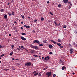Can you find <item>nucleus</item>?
I'll use <instances>...</instances> for the list:
<instances>
[{
  "instance_id": "obj_1",
  "label": "nucleus",
  "mask_w": 77,
  "mask_h": 77,
  "mask_svg": "<svg viewBox=\"0 0 77 77\" xmlns=\"http://www.w3.org/2000/svg\"><path fill=\"white\" fill-rule=\"evenodd\" d=\"M51 72H47L46 73V75H48V77H50L51 76Z\"/></svg>"
},
{
  "instance_id": "obj_2",
  "label": "nucleus",
  "mask_w": 77,
  "mask_h": 77,
  "mask_svg": "<svg viewBox=\"0 0 77 77\" xmlns=\"http://www.w3.org/2000/svg\"><path fill=\"white\" fill-rule=\"evenodd\" d=\"M33 43H35V42H36L37 44H40V42H39V41H38V40H34L33 41Z\"/></svg>"
},
{
  "instance_id": "obj_3",
  "label": "nucleus",
  "mask_w": 77,
  "mask_h": 77,
  "mask_svg": "<svg viewBox=\"0 0 77 77\" xmlns=\"http://www.w3.org/2000/svg\"><path fill=\"white\" fill-rule=\"evenodd\" d=\"M33 74H34V76H36V75H38L39 72H37L36 73V71H34L33 72Z\"/></svg>"
},
{
  "instance_id": "obj_4",
  "label": "nucleus",
  "mask_w": 77,
  "mask_h": 77,
  "mask_svg": "<svg viewBox=\"0 0 77 77\" xmlns=\"http://www.w3.org/2000/svg\"><path fill=\"white\" fill-rule=\"evenodd\" d=\"M70 53L71 54H72V53H74V51L73 50V49H70Z\"/></svg>"
},
{
  "instance_id": "obj_5",
  "label": "nucleus",
  "mask_w": 77,
  "mask_h": 77,
  "mask_svg": "<svg viewBox=\"0 0 77 77\" xmlns=\"http://www.w3.org/2000/svg\"><path fill=\"white\" fill-rule=\"evenodd\" d=\"M31 65L32 64L31 62H27L25 63V65H26V66H30V65Z\"/></svg>"
},
{
  "instance_id": "obj_6",
  "label": "nucleus",
  "mask_w": 77,
  "mask_h": 77,
  "mask_svg": "<svg viewBox=\"0 0 77 77\" xmlns=\"http://www.w3.org/2000/svg\"><path fill=\"white\" fill-rule=\"evenodd\" d=\"M66 68L65 66H63L62 67V70H64V69H66Z\"/></svg>"
},
{
  "instance_id": "obj_7",
  "label": "nucleus",
  "mask_w": 77,
  "mask_h": 77,
  "mask_svg": "<svg viewBox=\"0 0 77 77\" xmlns=\"http://www.w3.org/2000/svg\"><path fill=\"white\" fill-rule=\"evenodd\" d=\"M51 41L52 42H53V44H55V45L57 44V43H56V42H55V41H54L53 40H51Z\"/></svg>"
},
{
  "instance_id": "obj_8",
  "label": "nucleus",
  "mask_w": 77,
  "mask_h": 77,
  "mask_svg": "<svg viewBox=\"0 0 77 77\" xmlns=\"http://www.w3.org/2000/svg\"><path fill=\"white\" fill-rule=\"evenodd\" d=\"M24 27H26V29H29V28H30V26H27L26 25H24Z\"/></svg>"
},
{
  "instance_id": "obj_9",
  "label": "nucleus",
  "mask_w": 77,
  "mask_h": 77,
  "mask_svg": "<svg viewBox=\"0 0 77 77\" xmlns=\"http://www.w3.org/2000/svg\"><path fill=\"white\" fill-rule=\"evenodd\" d=\"M21 39L23 40H24V41H26V38H24V37H21Z\"/></svg>"
},
{
  "instance_id": "obj_10",
  "label": "nucleus",
  "mask_w": 77,
  "mask_h": 77,
  "mask_svg": "<svg viewBox=\"0 0 77 77\" xmlns=\"http://www.w3.org/2000/svg\"><path fill=\"white\" fill-rule=\"evenodd\" d=\"M63 2L64 3H68V0H63Z\"/></svg>"
},
{
  "instance_id": "obj_11",
  "label": "nucleus",
  "mask_w": 77,
  "mask_h": 77,
  "mask_svg": "<svg viewBox=\"0 0 77 77\" xmlns=\"http://www.w3.org/2000/svg\"><path fill=\"white\" fill-rule=\"evenodd\" d=\"M49 48H53V46L51 45H49Z\"/></svg>"
},
{
  "instance_id": "obj_12",
  "label": "nucleus",
  "mask_w": 77,
  "mask_h": 77,
  "mask_svg": "<svg viewBox=\"0 0 77 77\" xmlns=\"http://www.w3.org/2000/svg\"><path fill=\"white\" fill-rule=\"evenodd\" d=\"M30 47L31 48H35V46H33L32 45H30Z\"/></svg>"
},
{
  "instance_id": "obj_13",
  "label": "nucleus",
  "mask_w": 77,
  "mask_h": 77,
  "mask_svg": "<svg viewBox=\"0 0 77 77\" xmlns=\"http://www.w3.org/2000/svg\"><path fill=\"white\" fill-rule=\"evenodd\" d=\"M30 52L31 53H33L35 52V51L34 50H31L30 51Z\"/></svg>"
},
{
  "instance_id": "obj_14",
  "label": "nucleus",
  "mask_w": 77,
  "mask_h": 77,
  "mask_svg": "<svg viewBox=\"0 0 77 77\" xmlns=\"http://www.w3.org/2000/svg\"><path fill=\"white\" fill-rule=\"evenodd\" d=\"M24 46H21V48H20L21 50H24Z\"/></svg>"
},
{
  "instance_id": "obj_15",
  "label": "nucleus",
  "mask_w": 77,
  "mask_h": 77,
  "mask_svg": "<svg viewBox=\"0 0 77 77\" xmlns=\"http://www.w3.org/2000/svg\"><path fill=\"white\" fill-rule=\"evenodd\" d=\"M1 12H5V10L4 9H2L1 10H0Z\"/></svg>"
},
{
  "instance_id": "obj_16",
  "label": "nucleus",
  "mask_w": 77,
  "mask_h": 77,
  "mask_svg": "<svg viewBox=\"0 0 77 77\" xmlns=\"http://www.w3.org/2000/svg\"><path fill=\"white\" fill-rule=\"evenodd\" d=\"M35 50H37L38 49V46H35L34 48Z\"/></svg>"
},
{
  "instance_id": "obj_17",
  "label": "nucleus",
  "mask_w": 77,
  "mask_h": 77,
  "mask_svg": "<svg viewBox=\"0 0 77 77\" xmlns=\"http://www.w3.org/2000/svg\"><path fill=\"white\" fill-rule=\"evenodd\" d=\"M55 25V26H57V23H56V21H54Z\"/></svg>"
},
{
  "instance_id": "obj_18",
  "label": "nucleus",
  "mask_w": 77,
  "mask_h": 77,
  "mask_svg": "<svg viewBox=\"0 0 77 77\" xmlns=\"http://www.w3.org/2000/svg\"><path fill=\"white\" fill-rule=\"evenodd\" d=\"M21 17H22V18H23V19H24L25 17H24V15H21Z\"/></svg>"
},
{
  "instance_id": "obj_19",
  "label": "nucleus",
  "mask_w": 77,
  "mask_h": 77,
  "mask_svg": "<svg viewBox=\"0 0 77 77\" xmlns=\"http://www.w3.org/2000/svg\"><path fill=\"white\" fill-rule=\"evenodd\" d=\"M59 8H60L62 6V5L61 4H59L58 5Z\"/></svg>"
},
{
  "instance_id": "obj_20",
  "label": "nucleus",
  "mask_w": 77,
  "mask_h": 77,
  "mask_svg": "<svg viewBox=\"0 0 77 77\" xmlns=\"http://www.w3.org/2000/svg\"><path fill=\"white\" fill-rule=\"evenodd\" d=\"M41 21H44V19L43 17H41Z\"/></svg>"
},
{
  "instance_id": "obj_21",
  "label": "nucleus",
  "mask_w": 77,
  "mask_h": 77,
  "mask_svg": "<svg viewBox=\"0 0 77 77\" xmlns=\"http://www.w3.org/2000/svg\"><path fill=\"white\" fill-rule=\"evenodd\" d=\"M21 35H26V33H23L21 34Z\"/></svg>"
},
{
  "instance_id": "obj_22",
  "label": "nucleus",
  "mask_w": 77,
  "mask_h": 77,
  "mask_svg": "<svg viewBox=\"0 0 77 77\" xmlns=\"http://www.w3.org/2000/svg\"><path fill=\"white\" fill-rule=\"evenodd\" d=\"M0 48H3V46H1L0 45Z\"/></svg>"
},
{
  "instance_id": "obj_23",
  "label": "nucleus",
  "mask_w": 77,
  "mask_h": 77,
  "mask_svg": "<svg viewBox=\"0 0 77 77\" xmlns=\"http://www.w3.org/2000/svg\"><path fill=\"white\" fill-rule=\"evenodd\" d=\"M33 56L36 57H38V55H33Z\"/></svg>"
},
{
  "instance_id": "obj_24",
  "label": "nucleus",
  "mask_w": 77,
  "mask_h": 77,
  "mask_svg": "<svg viewBox=\"0 0 77 77\" xmlns=\"http://www.w3.org/2000/svg\"><path fill=\"white\" fill-rule=\"evenodd\" d=\"M4 18H8V16H7V15H5L4 16Z\"/></svg>"
},
{
  "instance_id": "obj_25",
  "label": "nucleus",
  "mask_w": 77,
  "mask_h": 77,
  "mask_svg": "<svg viewBox=\"0 0 77 77\" xmlns=\"http://www.w3.org/2000/svg\"><path fill=\"white\" fill-rule=\"evenodd\" d=\"M66 28V25H65L63 26V28Z\"/></svg>"
},
{
  "instance_id": "obj_26",
  "label": "nucleus",
  "mask_w": 77,
  "mask_h": 77,
  "mask_svg": "<svg viewBox=\"0 0 77 77\" xmlns=\"http://www.w3.org/2000/svg\"><path fill=\"white\" fill-rule=\"evenodd\" d=\"M57 45H59V46H60V45H61V44H60V43H57Z\"/></svg>"
},
{
  "instance_id": "obj_27",
  "label": "nucleus",
  "mask_w": 77,
  "mask_h": 77,
  "mask_svg": "<svg viewBox=\"0 0 77 77\" xmlns=\"http://www.w3.org/2000/svg\"><path fill=\"white\" fill-rule=\"evenodd\" d=\"M43 42H44V43H47V41L46 40H45Z\"/></svg>"
},
{
  "instance_id": "obj_28",
  "label": "nucleus",
  "mask_w": 77,
  "mask_h": 77,
  "mask_svg": "<svg viewBox=\"0 0 77 77\" xmlns=\"http://www.w3.org/2000/svg\"><path fill=\"white\" fill-rule=\"evenodd\" d=\"M58 42H62V40H60V39H59L58 40Z\"/></svg>"
},
{
  "instance_id": "obj_29",
  "label": "nucleus",
  "mask_w": 77,
  "mask_h": 77,
  "mask_svg": "<svg viewBox=\"0 0 77 77\" xmlns=\"http://www.w3.org/2000/svg\"><path fill=\"white\" fill-rule=\"evenodd\" d=\"M35 60V58H32L31 59V60L32 61H33L34 60Z\"/></svg>"
},
{
  "instance_id": "obj_30",
  "label": "nucleus",
  "mask_w": 77,
  "mask_h": 77,
  "mask_svg": "<svg viewBox=\"0 0 77 77\" xmlns=\"http://www.w3.org/2000/svg\"><path fill=\"white\" fill-rule=\"evenodd\" d=\"M39 46H41V47H42L43 46V45L42 44L39 45Z\"/></svg>"
},
{
  "instance_id": "obj_31",
  "label": "nucleus",
  "mask_w": 77,
  "mask_h": 77,
  "mask_svg": "<svg viewBox=\"0 0 77 77\" xmlns=\"http://www.w3.org/2000/svg\"><path fill=\"white\" fill-rule=\"evenodd\" d=\"M49 14H51V15H53V13L51 12H50L49 13Z\"/></svg>"
},
{
  "instance_id": "obj_32",
  "label": "nucleus",
  "mask_w": 77,
  "mask_h": 77,
  "mask_svg": "<svg viewBox=\"0 0 77 77\" xmlns=\"http://www.w3.org/2000/svg\"><path fill=\"white\" fill-rule=\"evenodd\" d=\"M60 48H63V47L60 46Z\"/></svg>"
},
{
  "instance_id": "obj_33",
  "label": "nucleus",
  "mask_w": 77,
  "mask_h": 77,
  "mask_svg": "<svg viewBox=\"0 0 77 77\" xmlns=\"http://www.w3.org/2000/svg\"><path fill=\"white\" fill-rule=\"evenodd\" d=\"M12 15H15V13L14 12H13L11 14Z\"/></svg>"
},
{
  "instance_id": "obj_34",
  "label": "nucleus",
  "mask_w": 77,
  "mask_h": 77,
  "mask_svg": "<svg viewBox=\"0 0 77 77\" xmlns=\"http://www.w3.org/2000/svg\"><path fill=\"white\" fill-rule=\"evenodd\" d=\"M50 54H53V52H51L49 53Z\"/></svg>"
},
{
  "instance_id": "obj_35",
  "label": "nucleus",
  "mask_w": 77,
  "mask_h": 77,
  "mask_svg": "<svg viewBox=\"0 0 77 77\" xmlns=\"http://www.w3.org/2000/svg\"><path fill=\"white\" fill-rule=\"evenodd\" d=\"M69 4H70V6H72V4H71V2H69Z\"/></svg>"
},
{
  "instance_id": "obj_36",
  "label": "nucleus",
  "mask_w": 77,
  "mask_h": 77,
  "mask_svg": "<svg viewBox=\"0 0 77 77\" xmlns=\"http://www.w3.org/2000/svg\"><path fill=\"white\" fill-rule=\"evenodd\" d=\"M62 63V65H63L65 64V63L63 62H62V63Z\"/></svg>"
},
{
  "instance_id": "obj_37",
  "label": "nucleus",
  "mask_w": 77,
  "mask_h": 77,
  "mask_svg": "<svg viewBox=\"0 0 77 77\" xmlns=\"http://www.w3.org/2000/svg\"><path fill=\"white\" fill-rule=\"evenodd\" d=\"M4 69L5 71H9V69Z\"/></svg>"
},
{
  "instance_id": "obj_38",
  "label": "nucleus",
  "mask_w": 77,
  "mask_h": 77,
  "mask_svg": "<svg viewBox=\"0 0 77 77\" xmlns=\"http://www.w3.org/2000/svg\"><path fill=\"white\" fill-rule=\"evenodd\" d=\"M5 56V54H3L2 55H1V57H3V56Z\"/></svg>"
},
{
  "instance_id": "obj_39",
  "label": "nucleus",
  "mask_w": 77,
  "mask_h": 77,
  "mask_svg": "<svg viewBox=\"0 0 77 77\" xmlns=\"http://www.w3.org/2000/svg\"><path fill=\"white\" fill-rule=\"evenodd\" d=\"M47 57H45V60H47Z\"/></svg>"
},
{
  "instance_id": "obj_40",
  "label": "nucleus",
  "mask_w": 77,
  "mask_h": 77,
  "mask_svg": "<svg viewBox=\"0 0 77 77\" xmlns=\"http://www.w3.org/2000/svg\"><path fill=\"white\" fill-rule=\"evenodd\" d=\"M36 21H37V20L35 19L34 20V22L36 23Z\"/></svg>"
},
{
  "instance_id": "obj_41",
  "label": "nucleus",
  "mask_w": 77,
  "mask_h": 77,
  "mask_svg": "<svg viewBox=\"0 0 77 77\" xmlns=\"http://www.w3.org/2000/svg\"><path fill=\"white\" fill-rule=\"evenodd\" d=\"M75 33H77V31L75 30Z\"/></svg>"
},
{
  "instance_id": "obj_42",
  "label": "nucleus",
  "mask_w": 77,
  "mask_h": 77,
  "mask_svg": "<svg viewBox=\"0 0 77 77\" xmlns=\"http://www.w3.org/2000/svg\"><path fill=\"white\" fill-rule=\"evenodd\" d=\"M46 69H47V68H43V70H45Z\"/></svg>"
},
{
  "instance_id": "obj_43",
  "label": "nucleus",
  "mask_w": 77,
  "mask_h": 77,
  "mask_svg": "<svg viewBox=\"0 0 77 77\" xmlns=\"http://www.w3.org/2000/svg\"><path fill=\"white\" fill-rule=\"evenodd\" d=\"M56 74H54L53 75V76L54 77H55V76H56Z\"/></svg>"
},
{
  "instance_id": "obj_44",
  "label": "nucleus",
  "mask_w": 77,
  "mask_h": 77,
  "mask_svg": "<svg viewBox=\"0 0 77 77\" xmlns=\"http://www.w3.org/2000/svg\"><path fill=\"white\" fill-rule=\"evenodd\" d=\"M10 56H12V53H10Z\"/></svg>"
},
{
  "instance_id": "obj_45",
  "label": "nucleus",
  "mask_w": 77,
  "mask_h": 77,
  "mask_svg": "<svg viewBox=\"0 0 77 77\" xmlns=\"http://www.w3.org/2000/svg\"><path fill=\"white\" fill-rule=\"evenodd\" d=\"M11 47L12 48H14V45H11Z\"/></svg>"
},
{
  "instance_id": "obj_46",
  "label": "nucleus",
  "mask_w": 77,
  "mask_h": 77,
  "mask_svg": "<svg viewBox=\"0 0 77 77\" xmlns=\"http://www.w3.org/2000/svg\"><path fill=\"white\" fill-rule=\"evenodd\" d=\"M60 62H61V63H62V62H63V61L61 60H60Z\"/></svg>"
},
{
  "instance_id": "obj_47",
  "label": "nucleus",
  "mask_w": 77,
  "mask_h": 77,
  "mask_svg": "<svg viewBox=\"0 0 77 77\" xmlns=\"http://www.w3.org/2000/svg\"><path fill=\"white\" fill-rule=\"evenodd\" d=\"M47 58H48V59H50V57H49V56H47Z\"/></svg>"
},
{
  "instance_id": "obj_48",
  "label": "nucleus",
  "mask_w": 77,
  "mask_h": 77,
  "mask_svg": "<svg viewBox=\"0 0 77 77\" xmlns=\"http://www.w3.org/2000/svg\"><path fill=\"white\" fill-rule=\"evenodd\" d=\"M38 76H41V74L40 73H39L38 74Z\"/></svg>"
},
{
  "instance_id": "obj_49",
  "label": "nucleus",
  "mask_w": 77,
  "mask_h": 77,
  "mask_svg": "<svg viewBox=\"0 0 77 77\" xmlns=\"http://www.w3.org/2000/svg\"><path fill=\"white\" fill-rule=\"evenodd\" d=\"M8 14L9 15V16H11V14L8 13Z\"/></svg>"
},
{
  "instance_id": "obj_50",
  "label": "nucleus",
  "mask_w": 77,
  "mask_h": 77,
  "mask_svg": "<svg viewBox=\"0 0 77 77\" xmlns=\"http://www.w3.org/2000/svg\"><path fill=\"white\" fill-rule=\"evenodd\" d=\"M25 50H26V52H28V51H29L28 50H27V49H25Z\"/></svg>"
},
{
  "instance_id": "obj_51",
  "label": "nucleus",
  "mask_w": 77,
  "mask_h": 77,
  "mask_svg": "<svg viewBox=\"0 0 77 77\" xmlns=\"http://www.w3.org/2000/svg\"><path fill=\"white\" fill-rule=\"evenodd\" d=\"M14 23L15 24V23H16V24H17V22H16V21L14 22Z\"/></svg>"
},
{
  "instance_id": "obj_52",
  "label": "nucleus",
  "mask_w": 77,
  "mask_h": 77,
  "mask_svg": "<svg viewBox=\"0 0 77 77\" xmlns=\"http://www.w3.org/2000/svg\"><path fill=\"white\" fill-rule=\"evenodd\" d=\"M47 3H50V2H49V1L47 2Z\"/></svg>"
},
{
  "instance_id": "obj_53",
  "label": "nucleus",
  "mask_w": 77,
  "mask_h": 77,
  "mask_svg": "<svg viewBox=\"0 0 77 77\" xmlns=\"http://www.w3.org/2000/svg\"><path fill=\"white\" fill-rule=\"evenodd\" d=\"M15 60V59L14 58H13L12 59V60Z\"/></svg>"
},
{
  "instance_id": "obj_54",
  "label": "nucleus",
  "mask_w": 77,
  "mask_h": 77,
  "mask_svg": "<svg viewBox=\"0 0 77 77\" xmlns=\"http://www.w3.org/2000/svg\"><path fill=\"white\" fill-rule=\"evenodd\" d=\"M9 36H11V34H9Z\"/></svg>"
},
{
  "instance_id": "obj_55",
  "label": "nucleus",
  "mask_w": 77,
  "mask_h": 77,
  "mask_svg": "<svg viewBox=\"0 0 77 77\" xmlns=\"http://www.w3.org/2000/svg\"><path fill=\"white\" fill-rule=\"evenodd\" d=\"M21 29L22 30H23V27H21Z\"/></svg>"
},
{
  "instance_id": "obj_56",
  "label": "nucleus",
  "mask_w": 77,
  "mask_h": 77,
  "mask_svg": "<svg viewBox=\"0 0 77 77\" xmlns=\"http://www.w3.org/2000/svg\"><path fill=\"white\" fill-rule=\"evenodd\" d=\"M32 32L33 33H35V31L33 30V31H32Z\"/></svg>"
},
{
  "instance_id": "obj_57",
  "label": "nucleus",
  "mask_w": 77,
  "mask_h": 77,
  "mask_svg": "<svg viewBox=\"0 0 77 77\" xmlns=\"http://www.w3.org/2000/svg\"><path fill=\"white\" fill-rule=\"evenodd\" d=\"M10 5V3H9V2H8V5Z\"/></svg>"
},
{
  "instance_id": "obj_58",
  "label": "nucleus",
  "mask_w": 77,
  "mask_h": 77,
  "mask_svg": "<svg viewBox=\"0 0 77 77\" xmlns=\"http://www.w3.org/2000/svg\"><path fill=\"white\" fill-rule=\"evenodd\" d=\"M19 48H20L21 49V46H19Z\"/></svg>"
},
{
  "instance_id": "obj_59",
  "label": "nucleus",
  "mask_w": 77,
  "mask_h": 77,
  "mask_svg": "<svg viewBox=\"0 0 77 77\" xmlns=\"http://www.w3.org/2000/svg\"><path fill=\"white\" fill-rule=\"evenodd\" d=\"M72 74H73V75H74L75 74V73L74 72H73L72 73Z\"/></svg>"
},
{
  "instance_id": "obj_60",
  "label": "nucleus",
  "mask_w": 77,
  "mask_h": 77,
  "mask_svg": "<svg viewBox=\"0 0 77 77\" xmlns=\"http://www.w3.org/2000/svg\"><path fill=\"white\" fill-rule=\"evenodd\" d=\"M23 22H21V24H23Z\"/></svg>"
},
{
  "instance_id": "obj_61",
  "label": "nucleus",
  "mask_w": 77,
  "mask_h": 77,
  "mask_svg": "<svg viewBox=\"0 0 77 77\" xmlns=\"http://www.w3.org/2000/svg\"><path fill=\"white\" fill-rule=\"evenodd\" d=\"M75 27H77V25L76 24H75Z\"/></svg>"
},
{
  "instance_id": "obj_62",
  "label": "nucleus",
  "mask_w": 77,
  "mask_h": 77,
  "mask_svg": "<svg viewBox=\"0 0 77 77\" xmlns=\"http://www.w3.org/2000/svg\"><path fill=\"white\" fill-rule=\"evenodd\" d=\"M11 2H12V3H14V1L12 0V1H11Z\"/></svg>"
},
{
  "instance_id": "obj_63",
  "label": "nucleus",
  "mask_w": 77,
  "mask_h": 77,
  "mask_svg": "<svg viewBox=\"0 0 77 77\" xmlns=\"http://www.w3.org/2000/svg\"><path fill=\"white\" fill-rule=\"evenodd\" d=\"M70 8H71V7L69 6V9H70Z\"/></svg>"
},
{
  "instance_id": "obj_64",
  "label": "nucleus",
  "mask_w": 77,
  "mask_h": 77,
  "mask_svg": "<svg viewBox=\"0 0 77 77\" xmlns=\"http://www.w3.org/2000/svg\"><path fill=\"white\" fill-rule=\"evenodd\" d=\"M28 18H29L30 19V17H28Z\"/></svg>"
}]
</instances>
